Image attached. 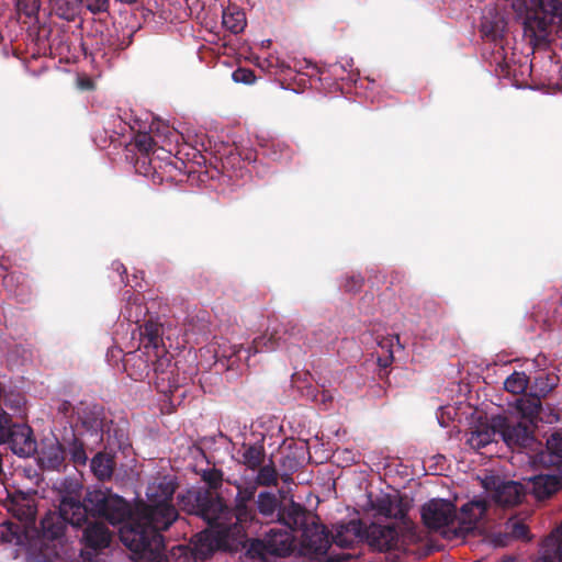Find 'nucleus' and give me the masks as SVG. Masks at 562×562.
<instances>
[{
    "label": "nucleus",
    "mask_w": 562,
    "mask_h": 562,
    "mask_svg": "<svg viewBox=\"0 0 562 562\" xmlns=\"http://www.w3.org/2000/svg\"><path fill=\"white\" fill-rule=\"evenodd\" d=\"M256 486H238L235 507L227 506L223 497L206 488H190L178 495V505L188 515L206 522L207 528L196 533L190 546L173 548L178 562H207L217 550L234 551L246 541L248 533H257L261 522L249 506Z\"/></svg>",
    "instance_id": "1"
},
{
    "label": "nucleus",
    "mask_w": 562,
    "mask_h": 562,
    "mask_svg": "<svg viewBox=\"0 0 562 562\" xmlns=\"http://www.w3.org/2000/svg\"><path fill=\"white\" fill-rule=\"evenodd\" d=\"M176 483L164 477L157 486L149 488V502L136 505L132 524L120 529V538L126 548L140 558L155 561L166 549L162 532L172 524H182L171 501Z\"/></svg>",
    "instance_id": "2"
},
{
    "label": "nucleus",
    "mask_w": 562,
    "mask_h": 562,
    "mask_svg": "<svg viewBox=\"0 0 562 562\" xmlns=\"http://www.w3.org/2000/svg\"><path fill=\"white\" fill-rule=\"evenodd\" d=\"M103 519L112 526L132 524L134 512L125 498L111 490L87 488L82 499L64 496L58 510L49 512L42 518V532L47 539H64L67 526L80 528L88 518Z\"/></svg>",
    "instance_id": "3"
},
{
    "label": "nucleus",
    "mask_w": 562,
    "mask_h": 562,
    "mask_svg": "<svg viewBox=\"0 0 562 562\" xmlns=\"http://www.w3.org/2000/svg\"><path fill=\"white\" fill-rule=\"evenodd\" d=\"M3 505L8 513H10L18 521L4 520L1 522L0 526L5 529L1 535L2 540L11 542L13 539L19 540L21 535H24L26 538H33L36 535L41 542V547L48 548V542L50 541H57L59 544L63 543V539L44 538L42 528L40 530L36 529L35 521L37 508L35 501L32 497L23 493H19L9 496L4 501Z\"/></svg>",
    "instance_id": "4"
},
{
    "label": "nucleus",
    "mask_w": 562,
    "mask_h": 562,
    "mask_svg": "<svg viewBox=\"0 0 562 562\" xmlns=\"http://www.w3.org/2000/svg\"><path fill=\"white\" fill-rule=\"evenodd\" d=\"M408 529L400 524H364L363 542L373 551L389 552L393 558H397V552H402L404 548L403 531Z\"/></svg>",
    "instance_id": "5"
},
{
    "label": "nucleus",
    "mask_w": 562,
    "mask_h": 562,
    "mask_svg": "<svg viewBox=\"0 0 562 562\" xmlns=\"http://www.w3.org/2000/svg\"><path fill=\"white\" fill-rule=\"evenodd\" d=\"M533 0H527L526 8L515 10L522 19L524 36L533 47L547 45L551 34L553 18L533 8Z\"/></svg>",
    "instance_id": "6"
},
{
    "label": "nucleus",
    "mask_w": 562,
    "mask_h": 562,
    "mask_svg": "<svg viewBox=\"0 0 562 562\" xmlns=\"http://www.w3.org/2000/svg\"><path fill=\"white\" fill-rule=\"evenodd\" d=\"M422 519L429 529L440 531L449 539H458L452 536L451 529L457 526V508L447 499H431L422 507Z\"/></svg>",
    "instance_id": "7"
},
{
    "label": "nucleus",
    "mask_w": 562,
    "mask_h": 562,
    "mask_svg": "<svg viewBox=\"0 0 562 562\" xmlns=\"http://www.w3.org/2000/svg\"><path fill=\"white\" fill-rule=\"evenodd\" d=\"M331 542V531L315 521L310 522L301 532V544L308 554L327 555L328 562H344L355 558L350 553H328Z\"/></svg>",
    "instance_id": "8"
},
{
    "label": "nucleus",
    "mask_w": 562,
    "mask_h": 562,
    "mask_svg": "<svg viewBox=\"0 0 562 562\" xmlns=\"http://www.w3.org/2000/svg\"><path fill=\"white\" fill-rule=\"evenodd\" d=\"M490 502L484 497H474L463 504L457 512V526L451 529L452 537L465 538L481 527ZM451 537V535L449 533Z\"/></svg>",
    "instance_id": "9"
},
{
    "label": "nucleus",
    "mask_w": 562,
    "mask_h": 562,
    "mask_svg": "<svg viewBox=\"0 0 562 562\" xmlns=\"http://www.w3.org/2000/svg\"><path fill=\"white\" fill-rule=\"evenodd\" d=\"M495 426L498 428V436L513 450L529 448L535 442L533 428L536 425L498 416L495 417Z\"/></svg>",
    "instance_id": "10"
},
{
    "label": "nucleus",
    "mask_w": 562,
    "mask_h": 562,
    "mask_svg": "<svg viewBox=\"0 0 562 562\" xmlns=\"http://www.w3.org/2000/svg\"><path fill=\"white\" fill-rule=\"evenodd\" d=\"M482 484L493 501L501 506H515L525 497L524 486L518 482L505 481L496 475H486Z\"/></svg>",
    "instance_id": "11"
},
{
    "label": "nucleus",
    "mask_w": 562,
    "mask_h": 562,
    "mask_svg": "<svg viewBox=\"0 0 562 562\" xmlns=\"http://www.w3.org/2000/svg\"><path fill=\"white\" fill-rule=\"evenodd\" d=\"M369 505L376 516L394 519L404 528H411L407 517L408 505L398 495L381 493L376 496L369 495Z\"/></svg>",
    "instance_id": "12"
},
{
    "label": "nucleus",
    "mask_w": 562,
    "mask_h": 562,
    "mask_svg": "<svg viewBox=\"0 0 562 562\" xmlns=\"http://www.w3.org/2000/svg\"><path fill=\"white\" fill-rule=\"evenodd\" d=\"M37 452L38 463L44 470L60 471L66 468L67 450L57 438H45Z\"/></svg>",
    "instance_id": "13"
},
{
    "label": "nucleus",
    "mask_w": 562,
    "mask_h": 562,
    "mask_svg": "<svg viewBox=\"0 0 562 562\" xmlns=\"http://www.w3.org/2000/svg\"><path fill=\"white\" fill-rule=\"evenodd\" d=\"M19 457H31L37 451V442L32 428L26 424H16L3 441Z\"/></svg>",
    "instance_id": "14"
},
{
    "label": "nucleus",
    "mask_w": 562,
    "mask_h": 562,
    "mask_svg": "<svg viewBox=\"0 0 562 562\" xmlns=\"http://www.w3.org/2000/svg\"><path fill=\"white\" fill-rule=\"evenodd\" d=\"M364 524L362 519H350L333 525L331 541L339 548H351L363 542Z\"/></svg>",
    "instance_id": "15"
},
{
    "label": "nucleus",
    "mask_w": 562,
    "mask_h": 562,
    "mask_svg": "<svg viewBox=\"0 0 562 562\" xmlns=\"http://www.w3.org/2000/svg\"><path fill=\"white\" fill-rule=\"evenodd\" d=\"M81 528H83L81 540L87 549L98 552L110 547L113 532L103 521L88 519Z\"/></svg>",
    "instance_id": "16"
},
{
    "label": "nucleus",
    "mask_w": 562,
    "mask_h": 562,
    "mask_svg": "<svg viewBox=\"0 0 562 562\" xmlns=\"http://www.w3.org/2000/svg\"><path fill=\"white\" fill-rule=\"evenodd\" d=\"M310 519L308 510L301 504L291 501L286 505H281L277 513V521L285 526L290 532H302Z\"/></svg>",
    "instance_id": "17"
},
{
    "label": "nucleus",
    "mask_w": 562,
    "mask_h": 562,
    "mask_svg": "<svg viewBox=\"0 0 562 562\" xmlns=\"http://www.w3.org/2000/svg\"><path fill=\"white\" fill-rule=\"evenodd\" d=\"M151 355L153 352L140 348L125 355L123 364L127 375L135 381L151 379Z\"/></svg>",
    "instance_id": "18"
},
{
    "label": "nucleus",
    "mask_w": 562,
    "mask_h": 562,
    "mask_svg": "<svg viewBox=\"0 0 562 562\" xmlns=\"http://www.w3.org/2000/svg\"><path fill=\"white\" fill-rule=\"evenodd\" d=\"M81 427L100 441L103 440L105 417L104 409L98 404L87 405L78 413Z\"/></svg>",
    "instance_id": "19"
},
{
    "label": "nucleus",
    "mask_w": 562,
    "mask_h": 562,
    "mask_svg": "<svg viewBox=\"0 0 562 562\" xmlns=\"http://www.w3.org/2000/svg\"><path fill=\"white\" fill-rule=\"evenodd\" d=\"M151 358L150 369L153 376L155 378L154 382L157 389L165 391V382H167L168 387L175 385L176 379L172 370L173 363L167 350L165 349V352H153Z\"/></svg>",
    "instance_id": "20"
},
{
    "label": "nucleus",
    "mask_w": 562,
    "mask_h": 562,
    "mask_svg": "<svg viewBox=\"0 0 562 562\" xmlns=\"http://www.w3.org/2000/svg\"><path fill=\"white\" fill-rule=\"evenodd\" d=\"M140 349L150 352H165V344L162 341L164 326L161 323L148 319L144 325L139 326Z\"/></svg>",
    "instance_id": "21"
},
{
    "label": "nucleus",
    "mask_w": 562,
    "mask_h": 562,
    "mask_svg": "<svg viewBox=\"0 0 562 562\" xmlns=\"http://www.w3.org/2000/svg\"><path fill=\"white\" fill-rule=\"evenodd\" d=\"M305 326L295 321H288L277 327V334L282 337V347L286 348L290 352H293V348L301 349V341L303 345H307L305 341Z\"/></svg>",
    "instance_id": "22"
},
{
    "label": "nucleus",
    "mask_w": 562,
    "mask_h": 562,
    "mask_svg": "<svg viewBox=\"0 0 562 562\" xmlns=\"http://www.w3.org/2000/svg\"><path fill=\"white\" fill-rule=\"evenodd\" d=\"M537 461L543 467H560L562 464V430L553 431L547 439L546 450L537 454Z\"/></svg>",
    "instance_id": "23"
},
{
    "label": "nucleus",
    "mask_w": 562,
    "mask_h": 562,
    "mask_svg": "<svg viewBox=\"0 0 562 562\" xmlns=\"http://www.w3.org/2000/svg\"><path fill=\"white\" fill-rule=\"evenodd\" d=\"M186 162L181 159H172L170 156L166 160H158L157 171H155L154 179H158L159 182L172 183L181 180L180 177L184 176L183 168Z\"/></svg>",
    "instance_id": "24"
},
{
    "label": "nucleus",
    "mask_w": 562,
    "mask_h": 562,
    "mask_svg": "<svg viewBox=\"0 0 562 562\" xmlns=\"http://www.w3.org/2000/svg\"><path fill=\"white\" fill-rule=\"evenodd\" d=\"M498 435V428L495 426V418H493L492 425H480L475 429L471 430L467 439V443L474 450L485 448L493 441Z\"/></svg>",
    "instance_id": "25"
},
{
    "label": "nucleus",
    "mask_w": 562,
    "mask_h": 562,
    "mask_svg": "<svg viewBox=\"0 0 562 562\" xmlns=\"http://www.w3.org/2000/svg\"><path fill=\"white\" fill-rule=\"evenodd\" d=\"M115 465L116 463L113 454L106 451L98 452L90 462L93 475L101 482L108 481L112 477Z\"/></svg>",
    "instance_id": "26"
},
{
    "label": "nucleus",
    "mask_w": 562,
    "mask_h": 562,
    "mask_svg": "<svg viewBox=\"0 0 562 562\" xmlns=\"http://www.w3.org/2000/svg\"><path fill=\"white\" fill-rule=\"evenodd\" d=\"M561 477L554 474H539L532 481V492L539 499L549 498L561 487Z\"/></svg>",
    "instance_id": "27"
},
{
    "label": "nucleus",
    "mask_w": 562,
    "mask_h": 562,
    "mask_svg": "<svg viewBox=\"0 0 562 562\" xmlns=\"http://www.w3.org/2000/svg\"><path fill=\"white\" fill-rule=\"evenodd\" d=\"M281 505L282 504L280 503L276 494L271 492H260L257 496V512L265 519H267V521H276L277 513Z\"/></svg>",
    "instance_id": "28"
},
{
    "label": "nucleus",
    "mask_w": 562,
    "mask_h": 562,
    "mask_svg": "<svg viewBox=\"0 0 562 562\" xmlns=\"http://www.w3.org/2000/svg\"><path fill=\"white\" fill-rule=\"evenodd\" d=\"M517 409L524 417V422L535 425V420L539 417L542 409L541 398L529 393L517 401Z\"/></svg>",
    "instance_id": "29"
},
{
    "label": "nucleus",
    "mask_w": 562,
    "mask_h": 562,
    "mask_svg": "<svg viewBox=\"0 0 562 562\" xmlns=\"http://www.w3.org/2000/svg\"><path fill=\"white\" fill-rule=\"evenodd\" d=\"M282 337L277 334V328L271 333H265L252 340L251 346L248 348L249 355L258 352H270L282 347Z\"/></svg>",
    "instance_id": "30"
},
{
    "label": "nucleus",
    "mask_w": 562,
    "mask_h": 562,
    "mask_svg": "<svg viewBox=\"0 0 562 562\" xmlns=\"http://www.w3.org/2000/svg\"><path fill=\"white\" fill-rule=\"evenodd\" d=\"M558 375L540 371L535 376L530 385V393L537 395L540 398H544L550 392L553 391V389L558 385Z\"/></svg>",
    "instance_id": "31"
},
{
    "label": "nucleus",
    "mask_w": 562,
    "mask_h": 562,
    "mask_svg": "<svg viewBox=\"0 0 562 562\" xmlns=\"http://www.w3.org/2000/svg\"><path fill=\"white\" fill-rule=\"evenodd\" d=\"M222 18L223 25L234 34L243 32L247 24L245 13L237 7H227Z\"/></svg>",
    "instance_id": "32"
},
{
    "label": "nucleus",
    "mask_w": 562,
    "mask_h": 562,
    "mask_svg": "<svg viewBox=\"0 0 562 562\" xmlns=\"http://www.w3.org/2000/svg\"><path fill=\"white\" fill-rule=\"evenodd\" d=\"M263 155L272 160L280 161L283 159H290L292 149L288 144L277 139L265 140L260 144Z\"/></svg>",
    "instance_id": "33"
},
{
    "label": "nucleus",
    "mask_w": 562,
    "mask_h": 562,
    "mask_svg": "<svg viewBox=\"0 0 562 562\" xmlns=\"http://www.w3.org/2000/svg\"><path fill=\"white\" fill-rule=\"evenodd\" d=\"M266 452L261 445H243V463L249 470H257L265 461Z\"/></svg>",
    "instance_id": "34"
},
{
    "label": "nucleus",
    "mask_w": 562,
    "mask_h": 562,
    "mask_svg": "<svg viewBox=\"0 0 562 562\" xmlns=\"http://www.w3.org/2000/svg\"><path fill=\"white\" fill-rule=\"evenodd\" d=\"M506 30V22L501 16L493 19L484 18L481 24V33L483 37L496 42L503 38Z\"/></svg>",
    "instance_id": "35"
},
{
    "label": "nucleus",
    "mask_w": 562,
    "mask_h": 562,
    "mask_svg": "<svg viewBox=\"0 0 562 562\" xmlns=\"http://www.w3.org/2000/svg\"><path fill=\"white\" fill-rule=\"evenodd\" d=\"M257 470L258 474L255 480L257 485L266 487L278 485L279 473L272 460L268 464L262 463Z\"/></svg>",
    "instance_id": "36"
},
{
    "label": "nucleus",
    "mask_w": 562,
    "mask_h": 562,
    "mask_svg": "<svg viewBox=\"0 0 562 562\" xmlns=\"http://www.w3.org/2000/svg\"><path fill=\"white\" fill-rule=\"evenodd\" d=\"M68 454L76 465H86L88 461L86 443L75 432L72 434L71 441L68 443Z\"/></svg>",
    "instance_id": "37"
},
{
    "label": "nucleus",
    "mask_w": 562,
    "mask_h": 562,
    "mask_svg": "<svg viewBox=\"0 0 562 562\" xmlns=\"http://www.w3.org/2000/svg\"><path fill=\"white\" fill-rule=\"evenodd\" d=\"M559 546L554 544L552 540L543 539L541 542L538 555L532 562H562V557L559 554Z\"/></svg>",
    "instance_id": "38"
},
{
    "label": "nucleus",
    "mask_w": 562,
    "mask_h": 562,
    "mask_svg": "<svg viewBox=\"0 0 562 562\" xmlns=\"http://www.w3.org/2000/svg\"><path fill=\"white\" fill-rule=\"evenodd\" d=\"M504 537L522 541H529L531 539L528 526L517 519H509L505 524Z\"/></svg>",
    "instance_id": "39"
},
{
    "label": "nucleus",
    "mask_w": 562,
    "mask_h": 562,
    "mask_svg": "<svg viewBox=\"0 0 562 562\" xmlns=\"http://www.w3.org/2000/svg\"><path fill=\"white\" fill-rule=\"evenodd\" d=\"M529 385V376L525 372L515 371L504 382V387L513 394L524 393Z\"/></svg>",
    "instance_id": "40"
},
{
    "label": "nucleus",
    "mask_w": 562,
    "mask_h": 562,
    "mask_svg": "<svg viewBox=\"0 0 562 562\" xmlns=\"http://www.w3.org/2000/svg\"><path fill=\"white\" fill-rule=\"evenodd\" d=\"M300 461L293 454H285L282 457L280 467L281 474L280 477L284 483H289L291 481V475L300 469Z\"/></svg>",
    "instance_id": "41"
},
{
    "label": "nucleus",
    "mask_w": 562,
    "mask_h": 562,
    "mask_svg": "<svg viewBox=\"0 0 562 562\" xmlns=\"http://www.w3.org/2000/svg\"><path fill=\"white\" fill-rule=\"evenodd\" d=\"M158 160L157 158H150L149 154H139L135 162L136 171L144 176H149L153 172L154 176L157 171Z\"/></svg>",
    "instance_id": "42"
},
{
    "label": "nucleus",
    "mask_w": 562,
    "mask_h": 562,
    "mask_svg": "<svg viewBox=\"0 0 562 562\" xmlns=\"http://www.w3.org/2000/svg\"><path fill=\"white\" fill-rule=\"evenodd\" d=\"M106 435L110 446H116L121 450L130 447L128 437L123 429L111 426L106 429Z\"/></svg>",
    "instance_id": "43"
},
{
    "label": "nucleus",
    "mask_w": 562,
    "mask_h": 562,
    "mask_svg": "<svg viewBox=\"0 0 562 562\" xmlns=\"http://www.w3.org/2000/svg\"><path fill=\"white\" fill-rule=\"evenodd\" d=\"M363 284H364L363 276H361L360 273H351V274H346L342 278L340 288L346 293H358L361 291Z\"/></svg>",
    "instance_id": "44"
},
{
    "label": "nucleus",
    "mask_w": 562,
    "mask_h": 562,
    "mask_svg": "<svg viewBox=\"0 0 562 562\" xmlns=\"http://www.w3.org/2000/svg\"><path fill=\"white\" fill-rule=\"evenodd\" d=\"M201 479L207 485V491H216L222 486L223 472L215 468L206 469L202 472Z\"/></svg>",
    "instance_id": "45"
},
{
    "label": "nucleus",
    "mask_w": 562,
    "mask_h": 562,
    "mask_svg": "<svg viewBox=\"0 0 562 562\" xmlns=\"http://www.w3.org/2000/svg\"><path fill=\"white\" fill-rule=\"evenodd\" d=\"M54 10L59 18L67 21H72L76 15L75 4L69 0H55Z\"/></svg>",
    "instance_id": "46"
},
{
    "label": "nucleus",
    "mask_w": 562,
    "mask_h": 562,
    "mask_svg": "<svg viewBox=\"0 0 562 562\" xmlns=\"http://www.w3.org/2000/svg\"><path fill=\"white\" fill-rule=\"evenodd\" d=\"M155 145L156 143L149 133L139 132L134 137V146L139 154H149Z\"/></svg>",
    "instance_id": "47"
},
{
    "label": "nucleus",
    "mask_w": 562,
    "mask_h": 562,
    "mask_svg": "<svg viewBox=\"0 0 562 562\" xmlns=\"http://www.w3.org/2000/svg\"><path fill=\"white\" fill-rule=\"evenodd\" d=\"M548 15L562 19V0H539L538 8Z\"/></svg>",
    "instance_id": "48"
},
{
    "label": "nucleus",
    "mask_w": 562,
    "mask_h": 562,
    "mask_svg": "<svg viewBox=\"0 0 562 562\" xmlns=\"http://www.w3.org/2000/svg\"><path fill=\"white\" fill-rule=\"evenodd\" d=\"M41 0H16V9L27 18L35 16L40 10Z\"/></svg>",
    "instance_id": "49"
},
{
    "label": "nucleus",
    "mask_w": 562,
    "mask_h": 562,
    "mask_svg": "<svg viewBox=\"0 0 562 562\" xmlns=\"http://www.w3.org/2000/svg\"><path fill=\"white\" fill-rule=\"evenodd\" d=\"M18 423H14L11 415L4 411H0V443L8 440V435Z\"/></svg>",
    "instance_id": "50"
},
{
    "label": "nucleus",
    "mask_w": 562,
    "mask_h": 562,
    "mask_svg": "<svg viewBox=\"0 0 562 562\" xmlns=\"http://www.w3.org/2000/svg\"><path fill=\"white\" fill-rule=\"evenodd\" d=\"M233 80L235 82L241 83H252L256 80V76L251 69L239 67L232 74Z\"/></svg>",
    "instance_id": "51"
},
{
    "label": "nucleus",
    "mask_w": 562,
    "mask_h": 562,
    "mask_svg": "<svg viewBox=\"0 0 562 562\" xmlns=\"http://www.w3.org/2000/svg\"><path fill=\"white\" fill-rule=\"evenodd\" d=\"M86 8L93 14L106 12L109 10V0H85Z\"/></svg>",
    "instance_id": "52"
},
{
    "label": "nucleus",
    "mask_w": 562,
    "mask_h": 562,
    "mask_svg": "<svg viewBox=\"0 0 562 562\" xmlns=\"http://www.w3.org/2000/svg\"><path fill=\"white\" fill-rule=\"evenodd\" d=\"M547 539L559 546V554L562 557V525L552 531Z\"/></svg>",
    "instance_id": "53"
},
{
    "label": "nucleus",
    "mask_w": 562,
    "mask_h": 562,
    "mask_svg": "<svg viewBox=\"0 0 562 562\" xmlns=\"http://www.w3.org/2000/svg\"><path fill=\"white\" fill-rule=\"evenodd\" d=\"M315 401L326 406L328 403H331L333 395L329 391L323 390L315 395Z\"/></svg>",
    "instance_id": "54"
},
{
    "label": "nucleus",
    "mask_w": 562,
    "mask_h": 562,
    "mask_svg": "<svg viewBox=\"0 0 562 562\" xmlns=\"http://www.w3.org/2000/svg\"><path fill=\"white\" fill-rule=\"evenodd\" d=\"M112 269L120 274L121 282L126 284L127 282L124 279V274H126V268L124 267V265L120 261H113Z\"/></svg>",
    "instance_id": "55"
},
{
    "label": "nucleus",
    "mask_w": 562,
    "mask_h": 562,
    "mask_svg": "<svg viewBox=\"0 0 562 562\" xmlns=\"http://www.w3.org/2000/svg\"><path fill=\"white\" fill-rule=\"evenodd\" d=\"M58 412L64 414L65 416H68L74 412V406L70 402L63 401L58 406Z\"/></svg>",
    "instance_id": "56"
},
{
    "label": "nucleus",
    "mask_w": 562,
    "mask_h": 562,
    "mask_svg": "<svg viewBox=\"0 0 562 562\" xmlns=\"http://www.w3.org/2000/svg\"><path fill=\"white\" fill-rule=\"evenodd\" d=\"M262 69H267L269 72L271 71V67H273L272 61L269 59H265L262 64L259 65Z\"/></svg>",
    "instance_id": "57"
},
{
    "label": "nucleus",
    "mask_w": 562,
    "mask_h": 562,
    "mask_svg": "<svg viewBox=\"0 0 562 562\" xmlns=\"http://www.w3.org/2000/svg\"><path fill=\"white\" fill-rule=\"evenodd\" d=\"M277 61V66L281 68V70L283 71L285 68H290L289 66H285V64L283 61H279L278 59L276 60Z\"/></svg>",
    "instance_id": "58"
},
{
    "label": "nucleus",
    "mask_w": 562,
    "mask_h": 562,
    "mask_svg": "<svg viewBox=\"0 0 562 562\" xmlns=\"http://www.w3.org/2000/svg\"><path fill=\"white\" fill-rule=\"evenodd\" d=\"M497 544H501V546H506V541H503V540H495Z\"/></svg>",
    "instance_id": "59"
},
{
    "label": "nucleus",
    "mask_w": 562,
    "mask_h": 562,
    "mask_svg": "<svg viewBox=\"0 0 562 562\" xmlns=\"http://www.w3.org/2000/svg\"><path fill=\"white\" fill-rule=\"evenodd\" d=\"M502 562H513L512 559L503 560Z\"/></svg>",
    "instance_id": "60"
},
{
    "label": "nucleus",
    "mask_w": 562,
    "mask_h": 562,
    "mask_svg": "<svg viewBox=\"0 0 562 562\" xmlns=\"http://www.w3.org/2000/svg\"><path fill=\"white\" fill-rule=\"evenodd\" d=\"M83 557V560H90V558L86 557L85 554H82Z\"/></svg>",
    "instance_id": "61"
}]
</instances>
